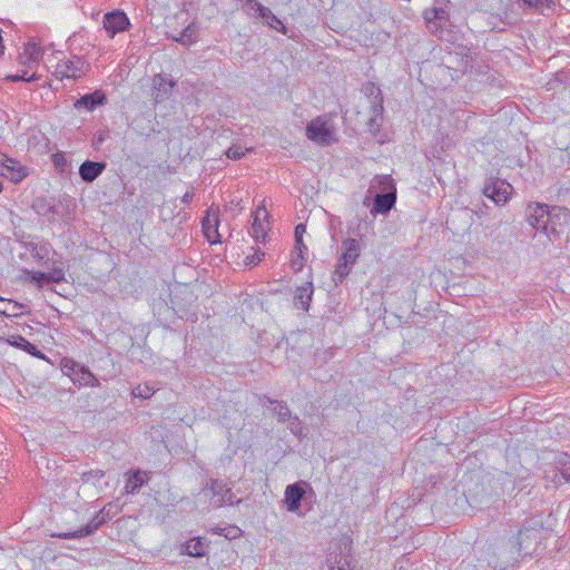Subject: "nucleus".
<instances>
[{
    "label": "nucleus",
    "instance_id": "obj_1",
    "mask_svg": "<svg viewBox=\"0 0 570 570\" xmlns=\"http://www.w3.org/2000/svg\"><path fill=\"white\" fill-rule=\"evenodd\" d=\"M342 249L343 252L333 273V281L336 284L342 283L343 279L351 273L361 254L360 243L355 238H346L343 240Z\"/></svg>",
    "mask_w": 570,
    "mask_h": 570
},
{
    "label": "nucleus",
    "instance_id": "obj_2",
    "mask_svg": "<svg viewBox=\"0 0 570 570\" xmlns=\"http://www.w3.org/2000/svg\"><path fill=\"white\" fill-rule=\"evenodd\" d=\"M528 222L537 230L548 232L549 223L553 217H568V212L560 207H550L547 204L535 203L527 207Z\"/></svg>",
    "mask_w": 570,
    "mask_h": 570
},
{
    "label": "nucleus",
    "instance_id": "obj_3",
    "mask_svg": "<svg viewBox=\"0 0 570 570\" xmlns=\"http://www.w3.org/2000/svg\"><path fill=\"white\" fill-rule=\"evenodd\" d=\"M89 70V63L79 56H71L70 58L60 59L55 68L53 75L58 79H72L81 78Z\"/></svg>",
    "mask_w": 570,
    "mask_h": 570
},
{
    "label": "nucleus",
    "instance_id": "obj_4",
    "mask_svg": "<svg viewBox=\"0 0 570 570\" xmlns=\"http://www.w3.org/2000/svg\"><path fill=\"white\" fill-rule=\"evenodd\" d=\"M306 136L318 145H330L335 140V130L328 120L318 117L307 125Z\"/></svg>",
    "mask_w": 570,
    "mask_h": 570
},
{
    "label": "nucleus",
    "instance_id": "obj_5",
    "mask_svg": "<svg viewBox=\"0 0 570 570\" xmlns=\"http://www.w3.org/2000/svg\"><path fill=\"white\" fill-rule=\"evenodd\" d=\"M102 23L110 38H114L119 32L128 30L130 27L129 18L122 10L119 9L107 12L104 16Z\"/></svg>",
    "mask_w": 570,
    "mask_h": 570
},
{
    "label": "nucleus",
    "instance_id": "obj_6",
    "mask_svg": "<svg viewBox=\"0 0 570 570\" xmlns=\"http://www.w3.org/2000/svg\"><path fill=\"white\" fill-rule=\"evenodd\" d=\"M512 190L513 187L508 181L501 179L491 180L483 187L484 196L492 199L497 205L505 204Z\"/></svg>",
    "mask_w": 570,
    "mask_h": 570
},
{
    "label": "nucleus",
    "instance_id": "obj_7",
    "mask_svg": "<svg viewBox=\"0 0 570 570\" xmlns=\"http://www.w3.org/2000/svg\"><path fill=\"white\" fill-rule=\"evenodd\" d=\"M205 495L212 494V503L215 507L223 504H233V493L230 488L220 480H212L210 485L202 490Z\"/></svg>",
    "mask_w": 570,
    "mask_h": 570
},
{
    "label": "nucleus",
    "instance_id": "obj_8",
    "mask_svg": "<svg viewBox=\"0 0 570 570\" xmlns=\"http://www.w3.org/2000/svg\"><path fill=\"white\" fill-rule=\"evenodd\" d=\"M176 86V81L168 75L157 73L151 79L153 92L151 96L156 104L167 100L173 88Z\"/></svg>",
    "mask_w": 570,
    "mask_h": 570
},
{
    "label": "nucleus",
    "instance_id": "obj_9",
    "mask_svg": "<svg viewBox=\"0 0 570 570\" xmlns=\"http://www.w3.org/2000/svg\"><path fill=\"white\" fill-rule=\"evenodd\" d=\"M1 166L2 175L13 183L21 181L29 174V170L26 166H22L18 160L10 157H3L1 160Z\"/></svg>",
    "mask_w": 570,
    "mask_h": 570
},
{
    "label": "nucleus",
    "instance_id": "obj_10",
    "mask_svg": "<svg viewBox=\"0 0 570 570\" xmlns=\"http://www.w3.org/2000/svg\"><path fill=\"white\" fill-rule=\"evenodd\" d=\"M218 225L219 219L217 217V210H214V208L210 207L209 210L207 212V215L203 218L202 226L205 237L212 244L220 242Z\"/></svg>",
    "mask_w": 570,
    "mask_h": 570
},
{
    "label": "nucleus",
    "instance_id": "obj_11",
    "mask_svg": "<svg viewBox=\"0 0 570 570\" xmlns=\"http://www.w3.org/2000/svg\"><path fill=\"white\" fill-rule=\"evenodd\" d=\"M284 494V503L287 511L296 512L301 507V502L304 498L305 490L302 488L299 483H293L286 487Z\"/></svg>",
    "mask_w": 570,
    "mask_h": 570
},
{
    "label": "nucleus",
    "instance_id": "obj_12",
    "mask_svg": "<svg viewBox=\"0 0 570 570\" xmlns=\"http://www.w3.org/2000/svg\"><path fill=\"white\" fill-rule=\"evenodd\" d=\"M396 203V194H375L372 214H387Z\"/></svg>",
    "mask_w": 570,
    "mask_h": 570
},
{
    "label": "nucleus",
    "instance_id": "obj_13",
    "mask_svg": "<svg viewBox=\"0 0 570 570\" xmlns=\"http://www.w3.org/2000/svg\"><path fill=\"white\" fill-rule=\"evenodd\" d=\"M267 217L265 208H257L254 213V220L252 224L250 235L256 242H264L266 238V227L263 220Z\"/></svg>",
    "mask_w": 570,
    "mask_h": 570
},
{
    "label": "nucleus",
    "instance_id": "obj_14",
    "mask_svg": "<svg viewBox=\"0 0 570 570\" xmlns=\"http://www.w3.org/2000/svg\"><path fill=\"white\" fill-rule=\"evenodd\" d=\"M104 163L86 160L80 165L79 175L87 183L94 181L105 169Z\"/></svg>",
    "mask_w": 570,
    "mask_h": 570
},
{
    "label": "nucleus",
    "instance_id": "obj_15",
    "mask_svg": "<svg viewBox=\"0 0 570 570\" xmlns=\"http://www.w3.org/2000/svg\"><path fill=\"white\" fill-rule=\"evenodd\" d=\"M368 191L375 194L395 193L396 187L390 175L375 176L370 185Z\"/></svg>",
    "mask_w": 570,
    "mask_h": 570
},
{
    "label": "nucleus",
    "instance_id": "obj_16",
    "mask_svg": "<svg viewBox=\"0 0 570 570\" xmlns=\"http://www.w3.org/2000/svg\"><path fill=\"white\" fill-rule=\"evenodd\" d=\"M106 96L104 92L97 90L88 94L78 99L75 104L76 108H85L86 110H94L96 107L104 105Z\"/></svg>",
    "mask_w": 570,
    "mask_h": 570
},
{
    "label": "nucleus",
    "instance_id": "obj_17",
    "mask_svg": "<svg viewBox=\"0 0 570 570\" xmlns=\"http://www.w3.org/2000/svg\"><path fill=\"white\" fill-rule=\"evenodd\" d=\"M104 522V519H98V515L94 518L85 527L73 531V532H65L58 534L59 538L63 539H76V538H85L95 532Z\"/></svg>",
    "mask_w": 570,
    "mask_h": 570
},
{
    "label": "nucleus",
    "instance_id": "obj_18",
    "mask_svg": "<svg viewBox=\"0 0 570 570\" xmlns=\"http://www.w3.org/2000/svg\"><path fill=\"white\" fill-rule=\"evenodd\" d=\"M448 18V12L443 8L434 7L424 11V19L430 28L432 26L443 27Z\"/></svg>",
    "mask_w": 570,
    "mask_h": 570
},
{
    "label": "nucleus",
    "instance_id": "obj_19",
    "mask_svg": "<svg viewBox=\"0 0 570 570\" xmlns=\"http://www.w3.org/2000/svg\"><path fill=\"white\" fill-rule=\"evenodd\" d=\"M146 472H141L139 470L127 473V480L125 484V492L128 494H132L138 491L146 483Z\"/></svg>",
    "mask_w": 570,
    "mask_h": 570
},
{
    "label": "nucleus",
    "instance_id": "obj_20",
    "mask_svg": "<svg viewBox=\"0 0 570 570\" xmlns=\"http://www.w3.org/2000/svg\"><path fill=\"white\" fill-rule=\"evenodd\" d=\"M8 342L10 345L16 346L33 356L45 358L43 354L37 348V346L21 335L11 336Z\"/></svg>",
    "mask_w": 570,
    "mask_h": 570
},
{
    "label": "nucleus",
    "instance_id": "obj_21",
    "mask_svg": "<svg viewBox=\"0 0 570 570\" xmlns=\"http://www.w3.org/2000/svg\"><path fill=\"white\" fill-rule=\"evenodd\" d=\"M537 537L538 531L534 529H520L515 541L518 554H520L522 550H527L530 547V541L535 540Z\"/></svg>",
    "mask_w": 570,
    "mask_h": 570
},
{
    "label": "nucleus",
    "instance_id": "obj_22",
    "mask_svg": "<svg viewBox=\"0 0 570 570\" xmlns=\"http://www.w3.org/2000/svg\"><path fill=\"white\" fill-rule=\"evenodd\" d=\"M371 104V117L367 121V126L372 129L379 127L383 119V97L370 101Z\"/></svg>",
    "mask_w": 570,
    "mask_h": 570
},
{
    "label": "nucleus",
    "instance_id": "obj_23",
    "mask_svg": "<svg viewBox=\"0 0 570 570\" xmlns=\"http://www.w3.org/2000/svg\"><path fill=\"white\" fill-rule=\"evenodd\" d=\"M75 382H78L80 385L85 386H100L99 380L83 366H80L79 370L75 373Z\"/></svg>",
    "mask_w": 570,
    "mask_h": 570
},
{
    "label": "nucleus",
    "instance_id": "obj_24",
    "mask_svg": "<svg viewBox=\"0 0 570 570\" xmlns=\"http://www.w3.org/2000/svg\"><path fill=\"white\" fill-rule=\"evenodd\" d=\"M264 399L271 404V405H275L274 406V412L277 416V420L279 422H287L288 420L292 419V412L289 410V407L287 406V404L283 401H277V400H272L267 396H264Z\"/></svg>",
    "mask_w": 570,
    "mask_h": 570
},
{
    "label": "nucleus",
    "instance_id": "obj_25",
    "mask_svg": "<svg viewBox=\"0 0 570 570\" xmlns=\"http://www.w3.org/2000/svg\"><path fill=\"white\" fill-rule=\"evenodd\" d=\"M185 552L191 557H203L206 552V546L199 538H193L186 542Z\"/></svg>",
    "mask_w": 570,
    "mask_h": 570
},
{
    "label": "nucleus",
    "instance_id": "obj_26",
    "mask_svg": "<svg viewBox=\"0 0 570 570\" xmlns=\"http://www.w3.org/2000/svg\"><path fill=\"white\" fill-rule=\"evenodd\" d=\"M313 288L312 284L308 283L296 289L295 299L301 304L302 308L307 309L309 302L312 301Z\"/></svg>",
    "mask_w": 570,
    "mask_h": 570
},
{
    "label": "nucleus",
    "instance_id": "obj_27",
    "mask_svg": "<svg viewBox=\"0 0 570 570\" xmlns=\"http://www.w3.org/2000/svg\"><path fill=\"white\" fill-rule=\"evenodd\" d=\"M41 56H42L41 49L35 42H29L26 45L24 51H23L21 58L23 59V63H27V62L35 63V62L39 61Z\"/></svg>",
    "mask_w": 570,
    "mask_h": 570
},
{
    "label": "nucleus",
    "instance_id": "obj_28",
    "mask_svg": "<svg viewBox=\"0 0 570 570\" xmlns=\"http://www.w3.org/2000/svg\"><path fill=\"white\" fill-rule=\"evenodd\" d=\"M558 470H559V479L558 482L563 480L564 482L570 483V455L561 454L558 460Z\"/></svg>",
    "mask_w": 570,
    "mask_h": 570
},
{
    "label": "nucleus",
    "instance_id": "obj_29",
    "mask_svg": "<svg viewBox=\"0 0 570 570\" xmlns=\"http://www.w3.org/2000/svg\"><path fill=\"white\" fill-rule=\"evenodd\" d=\"M105 478V471L102 470H90L83 472L81 474V480L83 483H91L94 485H99V482Z\"/></svg>",
    "mask_w": 570,
    "mask_h": 570
},
{
    "label": "nucleus",
    "instance_id": "obj_30",
    "mask_svg": "<svg viewBox=\"0 0 570 570\" xmlns=\"http://www.w3.org/2000/svg\"><path fill=\"white\" fill-rule=\"evenodd\" d=\"M195 35H196V28L194 27V24H189L179 33L178 37H175L174 39L177 42H181V43H193L196 39Z\"/></svg>",
    "mask_w": 570,
    "mask_h": 570
},
{
    "label": "nucleus",
    "instance_id": "obj_31",
    "mask_svg": "<svg viewBox=\"0 0 570 570\" xmlns=\"http://www.w3.org/2000/svg\"><path fill=\"white\" fill-rule=\"evenodd\" d=\"M567 218H569V216ZM561 220L563 223L568 222V219H564L563 216L553 217V219H551V222L549 223V230L543 232L550 239H552V237L557 236L560 233L559 226H561Z\"/></svg>",
    "mask_w": 570,
    "mask_h": 570
},
{
    "label": "nucleus",
    "instance_id": "obj_32",
    "mask_svg": "<svg viewBox=\"0 0 570 570\" xmlns=\"http://www.w3.org/2000/svg\"><path fill=\"white\" fill-rule=\"evenodd\" d=\"M252 151V148H243L240 145H233L229 147L226 151V156L229 159L238 160L243 156H245L246 153Z\"/></svg>",
    "mask_w": 570,
    "mask_h": 570
},
{
    "label": "nucleus",
    "instance_id": "obj_33",
    "mask_svg": "<svg viewBox=\"0 0 570 570\" xmlns=\"http://www.w3.org/2000/svg\"><path fill=\"white\" fill-rule=\"evenodd\" d=\"M305 225L298 224L295 227V243H296V250H299L301 253H304V250H307V247L303 243V234L305 233Z\"/></svg>",
    "mask_w": 570,
    "mask_h": 570
},
{
    "label": "nucleus",
    "instance_id": "obj_34",
    "mask_svg": "<svg viewBox=\"0 0 570 570\" xmlns=\"http://www.w3.org/2000/svg\"><path fill=\"white\" fill-rule=\"evenodd\" d=\"M364 94L368 97L370 101L382 98V91L375 83L368 82L363 88Z\"/></svg>",
    "mask_w": 570,
    "mask_h": 570
},
{
    "label": "nucleus",
    "instance_id": "obj_35",
    "mask_svg": "<svg viewBox=\"0 0 570 570\" xmlns=\"http://www.w3.org/2000/svg\"><path fill=\"white\" fill-rule=\"evenodd\" d=\"M153 390L148 386V385H138L136 387L132 389V392L131 394L135 396V397H142V399H148L153 395Z\"/></svg>",
    "mask_w": 570,
    "mask_h": 570
},
{
    "label": "nucleus",
    "instance_id": "obj_36",
    "mask_svg": "<svg viewBox=\"0 0 570 570\" xmlns=\"http://www.w3.org/2000/svg\"><path fill=\"white\" fill-rule=\"evenodd\" d=\"M287 422H288V429L291 430V432L294 435H297V436L303 435L302 423H301V420L298 419V416H292V419L288 420Z\"/></svg>",
    "mask_w": 570,
    "mask_h": 570
},
{
    "label": "nucleus",
    "instance_id": "obj_37",
    "mask_svg": "<svg viewBox=\"0 0 570 570\" xmlns=\"http://www.w3.org/2000/svg\"><path fill=\"white\" fill-rule=\"evenodd\" d=\"M8 79H10L11 81H27V82H30V81H35V80H38L39 77L36 75V73H32V75H28L27 71H23L22 73H16V75H11L8 77Z\"/></svg>",
    "mask_w": 570,
    "mask_h": 570
},
{
    "label": "nucleus",
    "instance_id": "obj_38",
    "mask_svg": "<svg viewBox=\"0 0 570 570\" xmlns=\"http://www.w3.org/2000/svg\"><path fill=\"white\" fill-rule=\"evenodd\" d=\"M304 266V257L303 253L299 250H296L295 254H293V257L291 259V267L295 272H299Z\"/></svg>",
    "mask_w": 570,
    "mask_h": 570
},
{
    "label": "nucleus",
    "instance_id": "obj_39",
    "mask_svg": "<svg viewBox=\"0 0 570 570\" xmlns=\"http://www.w3.org/2000/svg\"><path fill=\"white\" fill-rule=\"evenodd\" d=\"M52 161H53L55 166L61 170H63L67 165L66 157L62 153L55 154L52 156Z\"/></svg>",
    "mask_w": 570,
    "mask_h": 570
},
{
    "label": "nucleus",
    "instance_id": "obj_40",
    "mask_svg": "<svg viewBox=\"0 0 570 570\" xmlns=\"http://www.w3.org/2000/svg\"><path fill=\"white\" fill-rule=\"evenodd\" d=\"M264 256L263 252L257 250L253 256H247L245 259V264L247 266H254L258 264L262 261V257Z\"/></svg>",
    "mask_w": 570,
    "mask_h": 570
},
{
    "label": "nucleus",
    "instance_id": "obj_41",
    "mask_svg": "<svg viewBox=\"0 0 570 570\" xmlns=\"http://www.w3.org/2000/svg\"><path fill=\"white\" fill-rule=\"evenodd\" d=\"M266 23L274 29H278V26L284 28L282 21L274 13H272L271 17L267 18Z\"/></svg>",
    "mask_w": 570,
    "mask_h": 570
},
{
    "label": "nucleus",
    "instance_id": "obj_42",
    "mask_svg": "<svg viewBox=\"0 0 570 570\" xmlns=\"http://www.w3.org/2000/svg\"><path fill=\"white\" fill-rule=\"evenodd\" d=\"M256 13L259 18L267 20V18H269L273 12L269 8L261 4L258 6V11Z\"/></svg>",
    "mask_w": 570,
    "mask_h": 570
},
{
    "label": "nucleus",
    "instance_id": "obj_43",
    "mask_svg": "<svg viewBox=\"0 0 570 570\" xmlns=\"http://www.w3.org/2000/svg\"><path fill=\"white\" fill-rule=\"evenodd\" d=\"M49 277V282L59 283L63 279V273L61 269L55 271L51 274H47Z\"/></svg>",
    "mask_w": 570,
    "mask_h": 570
},
{
    "label": "nucleus",
    "instance_id": "obj_44",
    "mask_svg": "<svg viewBox=\"0 0 570 570\" xmlns=\"http://www.w3.org/2000/svg\"><path fill=\"white\" fill-rule=\"evenodd\" d=\"M32 279L39 284H42L43 282H49L48 275L41 272L35 273Z\"/></svg>",
    "mask_w": 570,
    "mask_h": 570
},
{
    "label": "nucleus",
    "instance_id": "obj_45",
    "mask_svg": "<svg viewBox=\"0 0 570 570\" xmlns=\"http://www.w3.org/2000/svg\"><path fill=\"white\" fill-rule=\"evenodd\" d=\"M193 198H194V191L188 190L183 195L181 203L189 204L193 200Z\"/></svg>",
    "mask_w": 570,
    "mask_h": 570
},
{
    "label": "nucleus",
    "instance_id": "obj_46",
    "mask_svg": "<svg viewBox=\"0 0 570 570\" xmlns=\"http://www.w3.org/2000/svg\"><path fill=\"white\" fill-rule=\"evenodd\" d=\"M547 0H524V2L530 7H539L542 6Z\"/></svg>",
    "mask_w": 570,
    "mask_h": 570
},
{
    "label": "nucleus",
    "instance_id": "obj_47",
    "mask_svg": "<svg viewBox=\"0 0 570 570\" xmlns=\"http://www.w3.org/2000/svg\"><path fill=\"white\" fill-rule=\"evenodd\" d=\"M2 191V184L0 183V193Z\"/></svg>",
    "mask_w": 570,
    "mask_h": 570
},
{
    "label": "nucleus",
    "instance_id": "obj_48",
    "mask_svg": "<svg viewBox=\"0 0 570 570\" xmlns=\"http://www.w3.org/2000/svg\"><path fill=\"white\" fill-rule=\"evenodd\" d=\"M2 314L7 315L6 312H1Z\"/></svg>",
    "mask_w": 570,
    "mask_h": 570
},
{
    "label": "nucleus",
    "instance_id": "obj_49",
    "mask_svg": "<svg viewBox=\"0 0 570 570\" xmlns=\"http://www.w3.org/2000/svg\"><path fill=\"white\" fill-rule=\"evenodd\" d=\"M340 570H343L342 568H340Z\"/></svg>",
    "mask_w": 570,
    "mask_h": 570
}]
</instances>
